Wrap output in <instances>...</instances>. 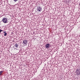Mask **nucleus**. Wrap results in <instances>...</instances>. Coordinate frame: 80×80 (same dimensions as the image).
Wrapping results in <instances>:
<instances>
[{"label":"nucleus","mask_w":80,"mask_h":80,"mask_svg":"<svg viewBox=\"0 0 80 80\" xmlns=\"http://www.w3.org/2000/svg\"><path fill=\"white\" fill-rule=\"evenodd\" d=\"M3 73V71H1L0 72V75H1V74H2V73Z\"/></svg>","instance_id":"8"},{"label":"nucleus","mask_w":80,"mask_h":80,"mask_svg":"<svg viewBox=\"0 0 80 80\" xmlns=\"http://www.w3.org/2000/svg\"><path fill=\"white\" fill-rule=\"evenodd\" d=\"M22 42L23 45H27V42H28L27 40H26L22 41Z\"/></svg>","instance_id":"3"},{"label":"nucleus","mask_w":80,"mask_h":80,"mask_svg":"<svg viewBox=\"0 0 80 80\" xmlns=\"http://www.w3.org/2000/svg\"><path fill=\"white\" fill-rule=\"evenodd\" d=\"M3 33H6V31H4Z\"/></svg>","instance_id":"11"},{"label":"nucleus","mask_w":80,"mask_h":80,"mask_svg":"<svg viewBox=\"0 0 80 80\" xmlns=\"http://www.w3.org/2000/svg\"><path fill=\"white\" fill-rule=\"evenodd\" d=\"M7 33H5L4 34V36H7Z\"/></svg>","instance_id":"7"},{"label":"nucleus","mask_w":80,"mask_h":80,"mask_svg":"<svg viewBox=\"0 0 80 80\" xmlns=\"http://www.w3.org/2000/svg\"><path fill=\"white\" fill-rule=\"evenodd\" d=\"M2 32H3V30L0 29V33H1Z\"/></svg>","instance_id":"10"},{"label":"nucleus","mask_w":80,"mask_h":80,"mask_svg":"<svg viewBox=\"0 0 80 80\" xmlns=\"http://www.w3.org/2000/svg\"><path fill=\"white\" fill-rule=\"evenodd\" d=\"M42 10V8L40 7H39L37 9V11H38V12H41Z\"/></svg>","instance_id":"5"},{"label":"nucleus","mask_w":80,"mask_h":80,"mask_svg":"<svg viewBox=\"0 0 80 80\" xmlns=\"http://www.w3.org/2000/svg\"><path fill=\"white\" fill-rule=\"evenodd\" d=\"M15 47L16 48H18V44L17 43H16L15 45H14Z\"/></svg>","instance_id":"6"},{"label":"nucleus","mask_w":80,"mask_h":80,"mask_svg":"<svg viewBox=\"0 0 80 80\" xmlns=\"http://www.w3.org/2000/svg\"><path fill=\"white\" fill-rule=\"evenodd\" d=\"M75 73H76V75H80V69H76Z\"/></svg>","instance_id":"2"},{"label":"nucleus","mask_w":80,"mask_h":80,"mask_svg":"<svg viewBox=\"0 0 80 80\" xmlns=\"http://www.w3.org/2000/svg\"><path fill=\"white\" fill-rule=\"evenodd\" d=\"M14 2H17V1H18V0H13Z\"/></svg>","instance_id":"9"},{"label":"nucleus","mask_w":80,"mask_h":80,"mask_svg":"<svg viewBox=\"0 0 80 80\" xmlns=\"http://www.w3.org/2000/svg\"><path fill=\"white\" fill-rule=\"evenodd\" d=\"M50 44L49 43H48L46 45L45 47L46 48H50Z\"/></svg>","instance_id":"4"},{"label":"nucleus","mask_w":80,"mask_h":80,"mask_svg":"<svg viewBox=\"0 0 80 80\" xmlns=\"http://www.w3.org/2000/svg\"><path fill=\"white\" fill-rule=\"evenodd\" d=\"M14 50H15V48H14Z\"/></svg>","instance_id":"12"},{"label":"nucleus","mask_w":80,"mask_h":80,"mask_svg":"<svg viewBox=\"0 0 80 80\" xmlns=\"http://www.w3.org/2000/svg\"><path fill=\"white\" fill-rule=\"evenodd\" d=\"M2 22H3L4 23H8V18H4L2 19Z\"/></svg>","instance_id":"1"}]
</instances>
